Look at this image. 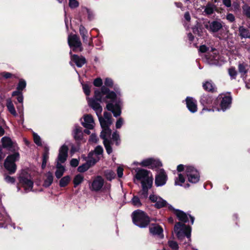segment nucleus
<instances>
[{
	"label": "nucleus",
	"instance_id": "0eeeda50",
	"mask_svg": "<svg viewBox=\"0 0 250 250\" xmlns=\"http://www.w3.org/2000/svg\"><path fill=\"white\" fill-rule=\"evenodd\" d=\"M186 172L189 182L196 183L199 181V173L193 167L191 166L187 167Z\"/></svg>",
	"mask_w": 250,
	"mask_h": 250
},
{
	"label": "nucleus",
	"instance_id": "4468645a",
	"mask_svg": "<svg viewBox=\"0 0 250 250\" xmlns=\"http://www.w3.org/2000/svg\"><path fill=\"white\" fill-rule=\"evenodd\" d=\"M71 60L79 67H81L86 62V59L84 57L75 54L71 56Z\"/></svg>",
	"mask_w": 250,
	"mask_h": 250
},
{
	"label": "nucleus",
	"instance_id": "37998d69",
	"mask_svg": "<svg viewBox=\"0 0 250 250\" xmlns=\"http://www.w3.org/2000/svg\"><path fill=\"white\" fill-rule=\"evenodd\" d=\"M132 203L133 205L138 207L141 206V203L139 198L138 197L134 196L132 199Z\"/></svg>",
	"mask_w": 250,
	"mask_h": 250
},
{
	"label": "nucleus",
	"instance_id": "864d4df0",
	"mask_svg": "<svg viewBox=\"0 0 250 250\" xmlns=\"http://www.w3.org/2000/svg\"><path fill=\"white\" fill-rule=\"evenodd\" d=\"M83 90L85 94L89 96L90 94V87L87 84H83Z\"/></svg>",
	"mask_w": 250,
	"mask_h": 250
},
{
	"label": "nucleus",
	"instance_id": "052dcab7",
	"mask_svg": "<svg viewBox=\"0 0 250 250\" xmlns=\"http://www.w3.org/2000/svg\"><path fill=\"white\" fill-rule=\"evenodd\" d=\"M123 119L121 118H120L117 121L116 123V127L117 128H120L122 126L123 124Z\"/></svg>",
	"mask_w": 250,
	"mask_h": 250
},
{
	"label": "nucleus",
	"instance_id": "6e6d98bb",
	"mask_svg": "<svg viewBox=\"0 0 250 250\" xmlns=\"http://www.w3.org/2000/svg\"><path fill=\"white\" fill-rule=\"evenodd\" d=\"M104 84L108 87H112L113 85V81L109 78H106L104 81Z\"/></svg>",
	"mask_w": 250,
	"mask_h": 250
},
{
	"label": "nucleus",
	"instance_id": "6ab92c4d",
	"mask_svg": "<svg viewBox=\"0 0 250 250\" xmlns=\"http://www.w3.org/2000/svg\"><path fill=\"white\" fill-rule=\"evenodd\" d=\"M186 104L188 109L191 112H195L197 110L196 101L192 98L187 97L186 99Z\"/></svg>",
	"mask_w": 250,
	"mask_h": 250
},
{
	"label": "nucleus",
	"instance_id": "49530a36",
	"mask_svg": "<svg viewBox=\"0 0 250 250\" xmlns=\"http://www.w3.org/2000/svg\"><path fill=\"white\" fill-rule=\"evenodd\" d=\"M33 138L35 143L38 145V146H41L42 145V142L41 140L40 137L37 134L34 133L33 134Z\"/></svg>",
	"mask_w": 250,
	"mask_h": 250
},
{
	"label": "nucleus",
	"instance_id": "58836bf2",
	"mask_svg": "<svg viewBox=\"0 0 250 250\" xmlns=\"http://www.w3.org/2000/svg\"><path fill=\"white\" fill-rule=\"evenodd\" d=\"M91 165H90L88 162L78 167V171L80 172H83L86 171L90 167Z\"/></svg>",
	"mask_w": 250,
	"mask_h": 250
},
{
	"label": "nucleus",
	"instance_id": "09e8293b",
	"mask_svg": "<svg viewBox=\"0 0 250 250\" xmlns=\"http://www.w3.org/2000/svg\"><path fill=\"white\" fill-rule=\"evenodd\" d=\"M244 14L250 19V6H245L243 8Z\"/></svg>",
	"mask_w": 250,
	"mask_h": 250
},
{
	"label": "nucleus",
	"instance_id": "774afa93",
	"mask_svg": "<svg viewBox=\"0 0 250 250\" xmlns=\"http://www.w3.org/2000/svg\"><path fill=\"white\" fill-rule=\"evenodd\" d=\"M223 3L227 7H230L231 5V0H223Z\"/></svg>",
	"mask_w": 250,
	"mask_h": 250
},
{
	"label": "nucleus",
	"instance_id": "680f3d73",
	"mask_svg": "<svg viewBox=\"0 0 250 250\" xmlns=\"http://www.w3.org/2000/svg\"><path fill=\"white\" fill-rule=\"evenodd\" d=\"M70 163L72 167H76L79 165V161L77 159H72Z\"/></svg>",
	"mask_w": 250,
	"mask_h": 250
},
{
	"label": "nucleus",
	"instance_id": "2f4dec72",
	"mask_svg": "<svg viewBox=\"0 0 250 250\" xmlns=\"http://www.w3.org/2000/svg\"><path fill=\"white\" fill-rule=\"evenodd\" d=\"M83 176L81 174H78L75 176L73 179L74 187H76L77 186L81 184L83 181Z\"/></svg>",
	"mask_w": 250,
	"mask_h": 250
},
{
	"label": "nucleus",
	"instance_id": "393cba45",
	"mask_svg": "<svg viewBox=\"0 0 250 250\" xmlns=\"http://www.w3.org/2000/svg\"><path fill=\"white\" fill-rule=\"evenodd\" d=\"M103 130L101 132L100 137L104 141H109L108 139L109 138L111 134V130L109 128V127L107 128H102Z\"/></svg>",
	"mask_w": 250,
	"mask_h": 250
},
{
	"label": "nucleus",
	"instance_id": "7ed1b4c3",
	"mask_svg": "<svg viewBox=\"0 0 250 250\" xmlns=\"http://www.w3.org/2000/svg\"><path fill=\"white\" fill-rule=\"evenodd\" d=\"M174 231L179 239H182L185 236L189 238L191 235V227L180 222L175 225Z\"/></svg>",
	"mask_w": 250,
	"mask_h": 250
},
{
	"label": "nucleus",
	"instance_id": "338daca9",
	"mask_svg": "<svg viewBox=\"0 0 250 250\" xmlns=\"http://www.w3.org/2000/svg\"><path fill=\"white\" fill-rule=\"evenodd\" d=\"M227 19L230 22H233L235 20V17L232 14H229L227 15Z\"/></svg>",
	"mask_w": 250,
	"mask_h": 250
},
{
	"label": "nucleus",
	"instance_id": "5fc2aeb1",
	"mask_svg": "<svg viewBox=\"0 0 250 250\" xmlns=\"http://www.w3.org/2000/svg\"><path fill=\"white\" fill-rule=\"evenodd\" d=\"M93 84L96 86H101L103 84L102 80L101 78H97L94 81Z\"/></svg>",
	"mask_w": 250,
	"mask_h": 250
},
{
	"label": "nucleus",
	"instance_id": "a18cd8bd",
	"mask_svg": "<svg viewBox=\"0 0 250 250\" xmlns=\"http://www.w3.org/2000/svg\"><path fill=\"white\" fill-rule=\"evenodd\" d=\"M93 151L99 156H101L103 153V148L101 146H98Z\"/></svg>",
	"mask_w": 250,
	"mask_h": 250
},
{
	"label": "nucleus",
	"instance_id": "72a5a7b5",
	"mask_svg": "<svg viewBox=\"0 0 250 250\" xmlns=\"http://www.w3.org/2000/svg\"><path fill=\"white\" fill-rule=\"evenodd\" d=\"M103 144L105 148L106 151L108 154H110L112 152V148L111 147L112 142L109 141H104Z\"/></svg>",
	"mask_w": 250,
	"mask_h": 250
},
{
	"label": "nucleus",
	"instance_id": "c03bdc74",
	"mask_svg": "<svg viewBox=\"0 0 250 250\" xmlns=\"http://www.w3.org/2000/svg\"><path fill=\"white\" fill-rule=\"evenodd\" d=\"M239 72L242 75H245L247 72L246 65L243 64H239L238 66Z\"/></svg>",
	"mask_w": 250,
	"mask_h": 250
},
{
	"label": "nucleus",
	"instance_id": "9b49d317",
	"mask_svg": "<svg viewBox=\"0 0 250 250\" xmlns=\"http://www.w3.org/2000/svg\"><path fill=\"white\" fill-rule=\"evenodd\" d=\"M167 180V175L163 169H161L159 172L158 175L155 178V184L157 186H161L165 185Z\"/></svg>",
	"mask_w": 250,
	"mask_h": 250
},
{
	"label": "nucleus",
	"instance_id": "79ce46f5",
	"mask_svg": "<svg viewBox=\"0 0 250 250\" xmlns=\"http://www.w3.org/2000/svg\"><path fill=\"white\" fill-rule=\"evenodd\" d=\"M48 151H46L45 153H44L43 155V160L42 166V168H44L45 167H46V163L48 159Z\"/></svg>",
	"mask_w": 250,
	"mask_h": 250
},
{
	"label": "nucleus",
	"instance_id": "bf43d9fd",
	"mask_svg": "<svg viewBox=\"0 0 250 250\" xmlns=\"http://www.w3.org/2000/svg\"><path fill=\"white\" fill-rule=\"evenodd\" d=\"M5 180L9 183H14L15 182V179L10 176L7 175L5 177Z\"/></svg>",
	"mask_w": 250,
	"mask_h": 250
},
{
	"label": "nucleus",
	"instance_id": "c9c22d12",
	"mask_svg": "<svg viewBox=\"0 0 250 250\" xmlns=\"http://www.w3.org/2000/svg\"><path fill=\"white\" fill-rule=\"evenodd\" d=\"M70 178L69 176H66L62 178L60 181V186L61 187H65L70 181Z\"/></svg>",
	"mask_w": 250,
	"mask_h": 250
},
{
	"label": "nucleus",
	"instance_id": "c756f323",
	"mask_svg": "<svg viewBox=\"0 0 250 250\" xmlns=\"http://www.w3.org/2000/svg\"><path fill=\"white\" fill-rule=\"evenodd\" d=\"M240 35L242 38H250V33L248 29L244 28L243 26H240L239 28Z\"/></svg>",
	"mask_w": 250,
	"mask_h": 250
},
{
	"label": "nucleus",
	"instance_id": "bb28decb",
	"mask_svg": "<svg viewBox=\"0 0 250 250\" xmlns=\"http://www.w3.org/2000/svg\"><path fill=\"white\" fill-rule=\"evenodd\" d=\"M174 211L175 214L177 216L179 220L184 222H187L188 221V218L186 213L179 210H174Z\"/></svg>",
	"mask_w": 250,
	"mask_h": 250
},
{
	"label": "nucleus",
	"instance_id": "a878e982",
	"mask_svg": "<svg viewBox=\"0 0 250 250\" xmlns=\"http://www.w3.org/2000/svg\"><path fill=\"white\" fill-rule=\"evenodd\" d=\"M56 168L57 170L55 172V176L58 179H59L63 174L65 171V168L59 162H57Z\"/></svg>",
	"mask_w": 250,
	"mask_h": 250
},
{
	"label": "nucleus",
	"instance_id": "39448f33",
	"mask_svg": "<svg viewBox=\"0 0 250 250\" xmlns=\"http://www.w3.org/2000/svg\"><path fill=\"white\" fill-rule=\"evenodd\" d=\"M19 159V154H14L8 156L4 162V167L10 173H14L16 170V165L15 162Z\"/></svg>",
	"mask_w": 250,
	"mask_h": 250
},
{
	"label": "nucleus",
	"instance_id": "e2e57ef3",
	"mask_svg": "<svg viewBox=\"0 0 250 250\" xmlns=\"http://www.w3.org/2000/svg\"><path fill=\"white\" fill-rule=\"evenodd\" d=\"M123 170L124 169L121 167H119L117 168V174L119 178H121L123 176Z\"/></svg>",
	"mask_w": 250,
	"mask_h": 250
},
{
	"label": "nucleus",
	"instance_id": "13d9d810",
	"mask_svg": "<svg viewBox=\"0 0 250 250\" xmlns=\"http://www.w3.org/2000/svg\"><path fill=\"white\" fill-rule=\"evenodd\" d=\"M98 138L97 136L94 134H92L90 136L89 141L91 143H96L98 142Z\"/></svg>",
	"mask_w": 250,
	"mask_h": 250
},
{
	"label": "nucleus",
	"instance_id": "3c124183",
	"mask_svg": "<svg viewBox=\"0 0 250 250\" xmlns=\"http://www.w3.org/2000/svg\"><path fill=\"white\" fill-rule=\"evenodd\" d=\"M112 139L116 141V145H118L119 144V135L117 132H115L112 134Z\"/></svg>",
	"mask_w": 250,
	"mask_h": 250
},
{
	"label": "nucleus",
	"instance_id": "aec40b11",
	"mask_svg": "<svg viewBox=\"0 0 250 250\" xmlns=\"http://www.w3.org/2000/svg\"><path fill=\"white\" fill-rule=\"evenodd\" d=\"M106 108L108 110L112 111L115 117L120 115L121 111L119 105H114L112 103H108L106 105Z\"/></svg>",
	"mask_w": 250,
	"mask_h": 250
},
{
	"label": "nucleus",
	"instance_id": "f704fd0d",
	"mask_svg": "<svg viewBox=\"0 0 250 250\" xmlns=\"http://www.w3.org/2000/svg\"><path fill=\"white\" fill-rule=\"evenodd\" d=\"M83 136V132L82 130L76 127L74 130V137L76 140H81Z\"/></svg>",
	"mask_w": 250,
	"mask_h": 250
},
{
	"label": "nucleus",
	"instance_id": "423d86ee",
	"mask_svg": "<svg viewBox=\"0 0 250 250\" xmlns=\"http://www.w3.org/2000/svg\"><path fill=\"white\" fill-rule=\"evenodd\" d=\"M68 43L69 46L73 48V50L76 49L82 51L83 48L82 43L79 37L76 34H70L68 37Z\"/></svg>",
	"mask_w": 250,
	"mask_h": 250
},
{
	"label": "nucleus",
	"instance_id": "b1692460",
	"mask_svg": "<svg viewBox=\"0 0 250 250\" xmlns=\"http://www.w3.org/2000/svg\"><path fill=\"white\" fill-rule=\"evenodd\" d=\"M204 89L208 92H214L216 91V88L215 85L212 82L210 81H207L203 84Z\"/></svg>",
	"mask_w": 250,
	"mask_h": 250
},
{
	"label": "nucleus",
	"instance_id": "c85d7f7f",
	"mask_svg": "<svg viewBox=\"0 0 250 250\" xmlns=\"http://www.w3.org/2000/svg\"><path fill=\"white\" fill-rule=\"evenodd\" d=\"M6 106L8 111L14 116H17V113L15 110L14 104L10 99H8L6 101Z\"/></svg>",
	"mask_w": 250,
	"mask_h": 250
},
{
	"label": "nucleus",
	"instance_id": "69168bd1",
	"mask_svg": "<svg viewBox=\"0 0 250 250\" xmlns=\"http://www.w3.org/2000/svg\"><path fill=\"white\" fill-rule=\"evenodd\" d=\"M103 119H107V120H112L111 114L107 112H104V117H103Z\"/></svg>",
	"mask_w": 250,
	"mask_h": 250
},
{
	"label": "nucleus",
	"instance_id": "de8ad7c7",
	"mask_svg": "<svg viewBox=\"0 0 250 250\" xmlns=\"http://www.w3.org/2000/svg\"><path fill=\"white\" fill-rule=\"evenodd\" d=\"M26 86V82L22 80H21L19 83L17 89L18 90H22Z\"/></svg>",
	"mask_w": 250,
	"mask_h": 250
},
{
	"label": "nucleus",
	"instance_id": "ea45409f",
	"mask_svg": "<svg viewBox=\"0 0 250 250\" xmlns=\"http://www.w3.org/2000/svg\"><path fill=\"white\" fill-rule=\"evenodd\" d=\"M105 96V99H109L111 101H114L116 98V94L113 91H108V93H107Z\"/></svg>",
	"mask_w": 250,
	"mask_h": 250
},
{
	"label": "nucleus",
	"instance_id": "9d476101",
	"mask_svg": "<svg viewBox=\"0 0 250 250\" xmlns=\"http://www.w3.org/2000/svg\"><path fill=\"white\" fill-rule=\"evenodd\" d=\"M104 184V180L101 176L96 177L91 184V190L95 191L100 190L102 188Z\"/></svg>",
	"mask_w": 250,
	"mask_h": 250
},
{
	"label": "nucleus",
	"instance_id": "20e7f679",
	"mask_svg": "<svg viewBox=\"0 0 250 250\" xmlns=\"http://www.w3.org/2000/svg\"><path fill=\"white\" fill-rule=\"evenodd\" d=\"M19 183L26 191H31L33 186V181L30 176L25 171H22L19 177Z\"/></svg>",
	"mask_w": 250,
	"mask_h": 250
},
{
	"label": "nucleus",
	"instance_id": "4d7b16f0",
	"mask_svg": "<svg viewBox=\"0 0 250 250\" xmlns=\"http://www.w3.org/2000/svg\"><path fill=\"white\" fill-rule=\"evenodd\" d=\"M169 246L170 248H171L172 249L175 250H178V246L177 243L175 241H169L168 242Z\"/></svg>",
	"mask_w": 250,
	"mask_h": 250
},
{
	"label": "nucleus",
	"instance_id": "7c9ffc66",
	"mask_svg": "<svg viewBox=\"0 0 250 250\" xmlns=\"http://www.w3.org/2000/svg\"><path fill=\"white\" fill-rule=\"evenodd\" d=\"M53 180V176L52 173L48 172L46 174V179L44 181L43 186L48 187L51 185Z\"/></svg>",
	"mask_w": 250,
	"mask_h": 250
},
{
	"label": "nucleus",
	"instance_id": "f3484780",
	"mask_svg": "<svg viewBox=\"0 0 250 250\" xmlns=\"http://www.w3.org/2000/svg\"><path fill=\"white\" fill-rule=\"evenodd\" d=\"M84 122L83 123V126L89 129L94 127V121L93 117L91 115H86L84 116Z\"/></svg>",
	"mask_w": 250,
	"mask_h": 250
},
{
	"label": "nucleus",
	"instance_id": "412c9836",
	"mask_svg": "<svg viewBox=\"0 0 250 250\" xmlns=\"http://www.w3.org/2000/svg\"><path fill=\"white\" fill-rule=\"evenodd\" d=\"M159 162L153 158H148L143 160L140 165L143 167L151 166L152 167L159 166Z\"/></svg>",
	"mask_w": 250,
	"mask_h": 250
},
{
	"label": "nucleus",
	"instance_id": "f8f14e48",
	"mask_svg": "<svg viewBox=\"0 0 250 250\" xmlns=\"http://www.w3.org/2000/svg\"><path fill=\"white\" fill-rule=\"evenodd\" d=\"M68 148L66 145H63L59 150V153L58 157V161L61 163H63L66 160L68 156Z\"/></svg>",
	"mask_w": 250,
	"mask_h": 250
},
{
	"label": "nucleus",
	"instance_id": "603ef678",
	"mask_svg": "<svg viewBox=\"0 0 250 250\" xmlns=\"http://www.w3.org/2000/svg\"><path fill=\"white\" fill-rule=\"evenodd\" d=\"M229 75L232 77L233 78H235L236 76L237 72L234 68H230L229 69Z\"/></svg>",
	"mask_w": 250,
	"mask_h": 250
},
{
	"label": "nucleus",
	"instance_id": "a19ab883",
	"mask_svg": "<svg viewBox=\"0 0 250 250\" xmlns=\"http://www.w3.org/2000/svg\"><path fill=\"white\" fill-rule=\"evenodd\" d=\"M105 175L107 179L111 180L115 177V174L112 170H107L105 171Z\"/></svg>",
	"mask_w": 250,
	"mask_h": 250
},
{
	"label": "nucleus",
	"instance_id": "1a4fd4ad",
	"mask_svg": "<svg viewBox=\"0 0 250 250\" xmlns=\"http://www.w3.org/2000/svg\"><path fill=\"white\" fill-rule=\"evenodd\" d=\"M109 91V89L106 88L105 86H103L101 88V90H95L94 92V99L96 100L99 102H105L107 103V101L105 98H103V96L105 95L107 93H108Z\"/></svg>",
	"mask_w": 250,
	"mask_h": 250
},
{
	"label": "nucleus",
	"instance_id": "f03ea898",
	"mask_svg": "<svg viewBox=\"0 0 250 250\" xmlns=\"http://www.w3.org/2000/svg\"><path fill=\"white\" fill-rule=\"evenodd\" d=\"M133 221L135 225L141 228H145L149 224L150 220L146 214L140 210L133 212Z\"/></svg>",
	"mask_w": 250,
	"mask_h": 250
},
{
	"label": "nucleus",
	"instance_id": "f257e3e1",
	"mask_svg": "<svg viewBox=\"0 0 250 250\" xmlns=\"http://www.w3.org/2000/svg\"><path fill=\"white\" fill-rule=\"evenodd\" d=\"M135 178L141 181L143 190L144 192H147L148 188L151 187L153 182L152 176H149V172L144 169H138L136 170Z\"/></svg>",
	"mask_w": 250,
	"mask_h": 250
},
{
	"label": "nucleus",
	"instance_id": "dca6fc26",
	"mask_svg": "<svg viewBox=\"0 0 250 250\" xmlns=\"http://www.w3.org/2000/svg\"><path fill=\"white\" fill-rule=\"evenodd\" d=\"M149 231L152 235H158L162 238L163 237V229L158 225H151L149 227Z\"/></svg>",
	"mask_w": 250,
	"mask_h": 250
},
{
	"label": "nucleus",
	"instance_id": "8fccbe9b",
	"mask_svg": "<svg viewBox=\"0 0 250 250\" xmlns=\"http://www.w3.org/2000/svg\"><path fill=\"white\" fill-rule=\"evenodd\" d=\"M69 6L72 8H76L78 6L79 3L76 0H69Z\"/></svg>",
	"mask_w": 250,
	"mask_h": 250
},
{
	"label": "nucleus",
	"instance_id": "473e14b6",
	"mask_svg": "<svg viewBox=\"0 0 250 250\" xmlns=\"http://www.w3.org/2000/svg\"><path fill=\"white\" fill-rule=\"evenodd\" d=\"M2 146L3 147L11 146L12 143L10 138L4 137L1 139Z\"/></svg>",
	"mask_w": 250,
	"mask_h": 250
},
{
	"label": "nucleus",
	"instance_id": "ddd939ff",
	"mask_svg": "<svg viewBox=\"0 0 250 250\" xmlns=\"http://www.w3.org/2000/svg\"><path fill=\"white\" fill-rule=\"evenodd\" d=\"M149 199L151 202L155 203V207L158 208L164 207L167 205V202L160 197L154 195H150Z\"/></svg>",
	"mask_w": 250,
	"mask_h": 250
},
{
	"label": "nucleus",
	"instance_id": "4c0bfd02",
	"mask_svg": "<svg viewBox=\"0 0 250 250\" xmlns=\"http://www.w3.org/2000/svg\"><path fill=\"white\" fill-rule=\"evenodd\" d=\"M214 5L211 4H208L206 6L204 12L208 15H210L214 12Z\"/></svg>",
	"mask_w": 250,
	"mask_h": 250
},
{
	"label": "nucleus",
	"instance_id": "0e129e2a",
	"mask_svg": "<svg viewBox=\"0 0 250 250\" xmlns=\"http://www.w3.org/2000/svg\"><path fill=\"white\" fill-rule=\"evenodd\" d=\"M1 75L3 77H4V78H5L6 79L10 78L12 77V76L16 78V76H15L14 75H12L11 73H9V72H3L1 74Z\"/></svg>",
	"mask_w": 250,
	"mask_h": 250
},
{
	"label": "nucleus",
	"instance_id": "5701e85b",
	"mask_svg": "<svg viewBox=\"0 0 250 250\" xmlns=\"http://www.w3.org/2000/svg\"><path fill=\"white\" fill-rule=\"evenodd\" d=\"M79 31L83 42L86 43H88L89 45H90L91 41L87 42V39L88 37L87 35L88 32L86 29L84 28V27L83 25H80L79 27ZM90 40H91V39H90Z\"/></svg>",
	"mask_w": 250,
	"mask_h": 250
},
{
	"label": "nucleus",
	"instance_id": "2eb2a0df",
	"mask_svg": "<svg viewBox=\"0 0 250 250\" xmlns=\"http://www.w3.org/2000/svg\"><path fill=\"white\" fill-rule=\"evenodd\" d=\"M222 27V23L218 21H213L209 22L208 25H206V28L212 32H218Z\"/></svg>",
	"mask_w": 250,
	"mask_h": 250
},
{
	"label": "nucleus",
	"instance_id": "4be33fe9",
	"mask_svg": "<svg viewBox=\"0 0 250 250\" xmlns=\"http://www.w3.org/2000/svg\"><path fill=\"white\" fill-rule=\"evenodd\" d=\"M101 156L94 152L93 151L90 152L88 156L87 162L90 165H94L100 159Z\"/></svg>",
	"mask_w": 250,
	"mask_h": 250
},
{
	"label": "nucleus",
	"instance_id": "6e6552de",
	"mask_svg": "<svg viewBox=\"0 0 250 250\" xmlns=\"http://www.w3.org/2000/svg\"><path fill=\"white\" fill-rule=\"evenodd\" d=\"M88 105L95 111L97 116L101 114L103 111L102 107L98 101L93 98H87Z\"/></svg>",
	"mask_w": 250,
	"mask_h": 250
},
{
	"label": "nucleus",
	"instance_id": "e433bc0d",
	"mask_svg": "<svg viewBox=\"0 0 250 250\" xmlns=\"http://www.w3.org/2000/svg\"><path fill=\"white\" fill-rule=\"evenodd\" d=\"M185 178L182 174H179L178 177L175 180V185L181 186L185 182Z\"/></svg>",
	"mask_w": 250,
	"mask_h": 250
},
{
	"label": "nucleus",
	"instance_id": "cd10ccee",
	"mask_svg": "<svg viewBox=\"0 0 250 250\" xmlns=\"http://www.w3.org/2000/svg\"><path fill=\"white\" fill-rule=\"evenodd\" d=\"M98 117L102 128L109 127V126L112 124V120H107L105 119H103L101 114L98 116Z\"/></svg>",
	"mask_w": 250,
	"mask_h": 250
},
{
	"label": "nucleus",
	"instance_id": "a211bd4d",
	"mask_svg": "<svg viewBox=\"0 0 250 250\" xmlns=\"http://www.w3.org/2000/svg\"><path fill=\"white\" fill-rule=\"evenodd\" d=\"M222 100L221 102L220 106L222 110H225L228 108L231 103V97L229 95L224 96L222 97V95H220Z\"/></svg>",
	"mask_w": 250,
	"mask_h": 250
}]
</instances>
